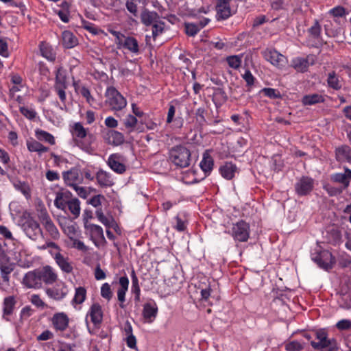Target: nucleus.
<instances>
[{
	"instance_id": "6ab92c4d",
	"label": "nucleus",
	"mask_w": 351,
	"mask_h": 351,
	"mask_svg": "<svg viewBox=\"0 0 351 351\" xmlns=\"http://www.w3.org/2000/svg\"><path fill=\"white\" fill-rule=\"evenodd\" d=\"M335 158L340 162L351 163V147L348 145H342L335 148Z\"/></svg>"
},
{
	"instance_id": "c85d7f7f",
	"label": "nucleus",
	"mask_w": 351,
	"mask_h": 351,
	"mask_svg": "<svg viewBox=\"0 0 351 351\" xmlns=\"http://www.w3.org/2000/svg\"><path fill=\"white\" fill-rule=\"evenodd\" d=\"M69 192L59 191L56 193L54 199V205L58 209L64 210L66 209L68 202L69 201Z\"/></svg>"
},
{
	"instance_id": "338daca9",
	"label": "nucleus",
	"mask_w": 351,
	"mask_h": 351,
	"mask_svg": "<svg viewBox=\"0 0 351 351\" xmlns=\"http://www.w3.org/2000/svg\"><path fill=\"white\" fill-rule=\"evenodd\" d=\"M54 337L53 333L49 330H45L37 336L36 339L38 341H47L53 339Z\"/></svg>"
},
{
	"instance_id": "f704fd0d",
	"label": "nucleus",
	"mask_w": 351,
	"mask_h": 351,
	"mask_svg": "<svg viewBox=\"0 0 351 351\" xmlns=\"http://www.w3.org/2000/svg\"><path fill=\"white\" fill-rule=\"evenodd\" d=\"M67 87L68 86H53L54 90L61 101V106H60V108L62 110L65 111L67 110V106L66 104V95L65 91Z\"/></svg>"
},
{
	"instance_id": "4d7b16f0",
	"label": "nucleus",
	"mask_w": 351,
	"mask_h": 351,
	"mask_svg": "<svg viewBox=\"0 0 351 351\" xmlns=\"http://www.w3.org/2000/svg\"><path fill=\"white\" fill-rule=\"evenodd\" d=\"M321 29L322 28L318 21L315 20L313 25L308 29V32L313 38L317 39L320 37Z\"/></svg>"
},
{
	"instance_id": "8fccbe9b",
	"label": "nucleus",
	"mask_w": 351,
	"mask_h": 351,
	"mask_svg": "<svg viewBox=\"0 0 351 351\" xmlns=\"http://www.w3.org/2000/svg\"><path fill=\"white\" fill-rule=\"evenodd\" d=\"M69 237L70 240L72 241L73 247L83 252H86L87 251H88V247L86 246L83 241L73 237L72 236H71L70 234H69Z\"/></svg>"
},
{
	"instance_id": "f257e3e1",
	"label": "nucleus",
	"mask_w": 351,
	"mask_h": 351,
	"mask_svg": "<svg viewBox=\"0 0 351 351\" xmlns=\"http://www.w3.org/2000/svg\"><path fill=\"white\" fill-rule=\"evenodd\" d=\"M311 259L319 267L329 270L332 269L335 263V257L328 250H323L319 245L312 250L311 254Z\"/></svg>"
},
{
	"instance_id": "20e7f679",
	"label": "nucleus",
	"mask_w": 351,
	"mask_h": 351,
	"mask_svg": "<svg viewBox=\"0 0 351 351\" xmlns=\"http://www.w3.org/2000/svg\"><path fill=\"white\" fill-rule=\"evenodd\" d=\"M106 104L112 111H119L127 106L126 99L113 86L107 88L105 92Z\"/></svg>"
},
{
	"instance_id": "2eb2a0df",
	"label": "nucleus",
	"mask_w": 351,
	"mask_h": 351,
	"mask_svg": "<svg viewBox=\"0 0 351 351\" xmlns=\"http://www.w3.org/2000/svg\"><path fill=\"white\" fill-rule=\"evenodd\" d=\"M16 302V298L14 295H9L4 298L2 303V318L3 319L7 322L11 321Z\"/></svg>"
},
{
	"instance_id": "a18cd8bd",
	"label": "nucleus",
	"mask_w": 351,
	"mask_h": 351,
	"mask_svg": "<svg viewBox=\"0 0 351 351\" xmlns=\"http://www.w3.org/2000/svg\"><path fill=\"white\" fill-rule=\"evenodd\" d=\"M176 224L173 228L178 232H183L186 229L187 220L185 217H182L180 214L175 217Z\"/></svg>"
},
{
	"instance_id": "473e14b6",
	"label": "nucleus",
	"mask_w": 351,
	"mask_h": 351,
	"mask_svg": "<svg viewBox=\"0 0 351 351\" xmlns=\"http://www.w3.org/2000/svg\"><path fill=\"white\" fill-rule=\"evenodd\" d=\"M164 285L168 287V289L166 292L167 295L173 293L181 288V282L175 276H172L169 279L165 280Z\"/></svg>"
},
{
	"instance_id": "49530a36",
	"label": "nucleus",
	"mask_w": 351,
	"mask_h": 351,
	"mask_svg": "<svg viewBox=\"0 0 351 351\" xmlns=\"http://www.w3.org/2000/svg\"><path fill=\"white\" fill-rule=\"evenodd\" d=\"M184 29L185 33L189 36H195L200 31L199 25L193 23H185Z\"/></svg>"
},
{
	"instance_id": "c756f323",
	"label": "nucleus",
	"mask_w": 351,
	"mask_h": 351,
	"mask_svg": "<svg viewBox=\"0 0 351 351\" xmlns=\"http://www.w3.org/2000/svg\"><path fill=\"white\" fill-rule=\"evenodd\" d=\"M96 217L106 228H114L116 225L115 221L111 215L106 216L101 208L95 212Z\"/></svg>"
},
{
	"instance_id": "aec40b11",
	"label": "nucleus",
	"mask_w": 351,
	"mask_h": 351,
	"mask_svg": "<svg viewBox=\"0 0 351 351\" xmlns=\"http://www.w3.org/2000/svg\"><path fill=\"white\" fill-rule=\"evenodd\" d=\"M87 317H90V321L94 325L101 324L103 320V311L101 305L98 303L93 304L88 311Z\"/></svg>"
},
{
	"instance_id": "39448f33",
	"label": "nucleus",
	"mask_w": 351,
	"mask_h": 351,
	"mask_svg": "<svg viewBox=\"0 0 351 351\" xmlns=\"http://www.w3.org/2000/svg\"><path fill=\"white\" fill-rule=\"evenodd\" d=\"M317 341H311V345L315 350L322 351H337V341L335 339L328 338V334L324 330H317L315 333Z\"/></svg>"
},
{
	"instance_id": "9b49d317",
	"label": "nucleus",
	"mask_w": 351,
	"mask_h": 351,
	"mask_svg": "<svg viewBox=\"0 0 351 351\" xmlns=\"http://www.w3.org/2000/svg\"><path fill=\"white\" fill-rule=\"evenodd\" d=\"M84 229L86 234L90 237V239L95 246L99 247L106 243L104 231L100 226L93 223H86Z\"/></svg>"
},
{
	"instance_id": "ddd939ff",
	"label": "nucleus",
	"mask_w": 351,
	"mask_h": 351,
	"mask_svg": "<svg viewBox=\"0 0 351 351\" xmlns=\"http://www.w3.org/2000/svg\"><path fill=\"white\" fill-rule=\"evenodd\" d=\"M314 188V180L308 176H302L295 184V191L299 196L308 195Z\"/></svg>"
},
{
	"instance_id": "4468645a",
	"label": "nucleus",
	"mask_w": 351,
	"mask_h": 351,
	"mask_svg": "<svg viewBox=\"0 0 351 351\" xmlns=\"http://www.w3.org/2000/svg\"><path fill=\"white\" fill-rule=\"evenodd\" d=\"M47 296L54 300H63L68 294V287L63 282L57 283L55 286L45 289Z\"/></svg>"
},
{
	"instance_id": "6e6d98bb",
	"label": "nucleus",
	"mask_w": 351,
	"mask_h": 351,
	"mask_svg": "<svg viewBox=\"0 0 351 351\" xmlns=\"http://www.w3.org/2000/svg\"><path fill=\"white\" fill-rule=\"evenodd\" d=\"M101 295L102 298L108 301H110L113 295L112 291L110 288V285L106 282L101 287Z\"/></svg>"
},
{
	"instance_id": "cd10ccee",
	"label": "nucleus",
	"mask_w": 351,
	"mask_h": 351,
	"mask_svg": "<svg viewBox=\"0 0 351 351\" xmlns=\"http://www.w3.org/2000/svg\"><path fill=\"white\" fill-rule=\"evenodd\" d=\"M121 48L128 49L134 54H137L139 51L138 43L137 40L131 36H126L121 45Z\"/></svg>"
},
{
	"instance_id": "9d476101",
	"label": "nucleus",
	"mask_w": 351,
	"mask_h": 351,
	"mask_svg": "<svg viewBox=\"0 0 351 351\" xmlns=\"http://www.w3.org/2000/svg\"><path fill=\"white\" fill-rule=\"evenodd\" d=\"M126 159L119 153L110 154L107 160L108 167L117 174H123L126 171Z\"/></svg>"
},
{
	"instance_id": "c03bdc74",
	"label": "nucleus",
	"mask_w": 351,
	"mask_h": 351,
	"mask_svg": "<svg viewBox=\"0 0 351 351\" xmlns=\"http://www.w3.org/2000/svg\"><path fill=\"white\" fill-rule=\"evenodd\" d=\"M166 27V24L164 19H160L158 16V13L155 10V38L159 34L162 33Z\"/></svg>"
},
{
	"instance_id": "5fc2aeb1",
	"label": "nucleus",
	"mask_w": 351,
	"mask_h": 351,
	"mask_svg": "<svg viewBox=\"0 0 351 351\" xmlns=\"http://www.w3.org/2000/svg\"><path fill=\"white\" fill-rule=\"evenodd\" d=\"M303 348V343L296 340L289 341L285 343V350L287 351H300Z\"/></svg>"
},
{
	"instance_id": "c9c22d12",
	"label": "nucleus",
	"mask_w": 351,
	"mask_h": 351,
	"mask_svg": "<svg viewBox=\"0 0 351 351\" xmlns=\"http://www.w3.org/2000/svg\"><path fill=\"white\" fill-rule=\"evenodd\" d=\"M54 86H68L66 82V71L62 67H58L56 71Z\"/></svg>"
},
{
	"instance_id": "bb28decb",
	"label": "nucleus",
	"mask_w": 351,
	"mask_h": 351,
	"mask_svg": "<svg viewBox=\"0 0 351 351\" xmlns=\"http://www.w3.org/2000/svg\"><path fill=\"white\" fill-rule=\"evenodd\" d=\"M62 40L63 46L66 49H71L75 47L78 40L75 36L70 31L65 30L62 34Z\"/></svg>"
},
{
	"instance_id": "79ce46f5",
	"label": "nucleus",
	"mask_w": 351,
	"mask_h": 351,
	"mask_svg": "<svg viewBox=\"0 0 351 351\" xmlns=\"http://www.w3.org/2000/svg\"><path fill=\"white\" fill-rule=\"evenodd\" d=\"M327 82L329 87L332 88L335 90H339L341 88V82L334 71L328 74Z\"/></svg>"
},
{
	"instance_id": "7ed1b4c3",
	"label": "nucleus",
	"mask_w": 351,
	"mask_h": 351,
	"mask_svg": "<svg viewBox=\"0 0 351 351\" xmlns=\"http://www.w3.org/2000/svg\"><path fill=\"white\" fill-rule=\"evenodd\" d=\"M18 225L21 228L25 235L33 241L43 236V231L38 222L33 217L23 216L20 219Z\"/></svg>"
},
{
	"instance_id": "e433bc0d",
	"label": "nucleus",
	"mask_w": 351,
	"mask_h": 351,
	"mask_svg": "<svg viewBox=\"0 0 351 351\" xmlns=\"http://www.w3.org/2000/svg\"><path fill=\"white\" fill-rule=\"evenodd\" d=\"M291 66L297 71L304 73L308 70V66L304 58L297 57L291 60Z\"/></svg>"
},
{
	"instance_id": "f03ea898",
	"label": "nucleus",
	"mask_w": 351,
	"mask_h": 351,
	"mask_svg": "<svg viewBox=\"0 0 351 351\" xmlns=\"http://www.w3.org/2000/svg\"><path fill=\"white\" fill-rule=\"evenodd\" d=\"M191 152L183 145H177L169 151V158L177 167L185 168L191 164Z\"/></svg>"
},
{
	"instance_id": "4be33fe9",
	"label": "nucleus",
	"mask_w": 351,
	"mask_h": 351,
	"mask_svg": "<svg viewBox=\"0 0 351 351\" xmlns=\"http://www.w3.org/2000/svg\"><path fill=\"white\" fill-rule=\"evenodd\" d=\"M104 140L110 145L118 146L124 142L122 133L116 130H108L104 135Z\"/></svg>"
},
{
	"instance_id": "7c9ffc66",
	"label": "nucleus",
	"mask_w": 351,
	"mask_h": 351,
	"mask_svg": "<svg viewBox=\"0 0 351 351\" xmlns=\"http://www.w3.org/2000/svg\"><path fill=\"white\" fill-rule=\"evenodd\" d=\"M26 145L28 151L30 152H36L38 154H42L49 151L47 147L44 146L39 141L34 139L27 141Z\"/></svg>"
},
{
	"instance_id": "e2e57ef3",
	"label": "nucleus",
	"mask_w": 351,
	"mask_h": 351,
	"mask_svg": "<svg viewBox=\"0 0 351 351\" xmlns=\"http://www.w3.org/2000/svg\"><path fill=\"white\" fill-rule=\"evenodd\" d=\"M131 291L136 294L137 299L139 298L140 288L138 286V278L134 273V271H132V287Z\"/></svg>"
},
{
	"instance_id": "a878e982",
	"label": "nucleus",
	"mask_w": 351,
	"mask_h": 351,
	"mask_svg": "<svg viewBox=\"0 0 351 351\" xmlns=\"http://www.w3.org/2000/svg\"><path fill=\"white\" fill-rule=\"evenodd\" d=\"M216 11V18L218 21L226 20L231 16V10L229 3H217Z\"/></svg>"
},
{
	"instance_id": "09e8293b",
	"label": "nucleus",
	"mask_w": 351,
	"mask_h": 351,
	"mask_svg": "<svg viewBox=\"0 0 351 351\" xmlns=\"http://www.w3.org/2000/svg\"><path fill=\"white\" fill-rule=\"evenodd\" d=\"M143 319L145 322H152L154 317V307L150 304L144 305L143 311Z\"/></svg>"
},
{
	"instance_id": "680f3d73",
	"label": "nucleus",
	"mask_w": 351,
	"mask_h": 351,
	"mask_svg": "<svg viewBox=\"0 0 351 351\" xmlns=\"http://www.w3.org/2000/svg\"><path fill=\"white\" fill-rule=\"evenodd\" d=\"M137 124V119L136 117L129 114L126 117L124 120V125L126 128L129 129L130 131H132L134 129Z\"/></svg>"
},
{
	"instance_id": "864d4df0",
	"label": "nucleus",
	"mask_w": 351,
	"mask_h": 351,
	"mask_svg": "<svg viewBox=\"0 0 351 351\" xmlns=\"http://www.w3.org/2000/svg\"><path fill=\"white\" fill-rule=\"evenodd\" d=\"M261 93L270 99H278L281 97L280 91L272 88H264L261 90Z\"/></svg>"
},
{
	"instance_id": "72a5a7b5",
	"label": "nucleus",
	"mask_w": 351,
	"mask_h": 351,
	"mask_svg": "<svg viewBox=\"0 0 351 351\" xmlns=\"http://www.w3.org/2000/svg\"><path fill=\"white\" fill-rule=\"evenodd\" d=\"M35 136L38 141H45L51 145L56 144L54 136L47 131L37 129L35 131Z\"/></svg>"
},
{
	"instance_id": "774afa93",
	"label": "nucleus",
	"mask_w": 351,
	"mask_h": 351,
	"mask_svg": "<svg viewBox=\"0 0 351 351\" xmlns=\"http://www.w3.org/2000/svg\"><path fill=\"white\" fill-rule=\"evenodd\" d=\"M336 327L341 330H347L351 328V321L341 319L336 324Z\"/></svg>"
},
{
	"instance_id": "37998d69",
	"label": "nucleus",
	"mask_w": 351,
	"mask_h": 351,
	"mask_svg": "<svg viewBox=\"0 0 351 351\" xmlns=\"http://www.w3.org/2000/svg\"><path fill=\"white\" fill-rule=\"evenodd\" d=\"M86 296V290L85 288L80 287L75 289V295L73 302L81 304H82Z\"/></svg>"
},
{
	"instance_id": "603ef678",
	"label": "nucleus",
	"mask_w": 351,
	"mask_h": 351,
	"mask_svg": "<svg viewBox=\"0 0 351 351\" xmlns=\"http://www.w3.org/2000/svg\"><path fill=\"white\" fill-rule=\"evenodd\" d=\"M227 95L223 88L219 87L214 88L213 99V101L218 100L219 101L225 102L227 101Z\"/></svg>"
},
{
	"instance_id": "052dcab7",
	"label": "nucleus",
	"mask_w": 351,
	"mask_h": 351,
	"mask_svg": "<svg viewBox=\"0 0 351 351\" xmlns=\"http://www.w3.org/2000/svg\"><path fill=\"white\" fill-rule=\"evenodd\" d=\"M328 236L330 237L328 239V242L330 243H332L334 245L338 243L341 240V233L337 230H332L331 231L328 232Z\"/></svg>"
},
{
	"instance_id": "393cba45",
	"label": "nucleus",
	"mask_w": 351,
	"mask_h": 351,
	"mask_svg": "<svg viewBox=\"0 0 351 351\" xmlns=\"http://www.w3.org/2000/svg\"><path fill=\"white\" fill-rule=\"evenodd\" d=\"M199 166L205 175H209L213 169L214 160L208 150L203 154L202 160Z\"/></svg>"
},
{
	"instance_id": "f8f14e48",
	"label": "nucleus",
	"mask_w": 351,
	"mask_h": 351,
	"mask_svg": "<svg viewBox=\"0 0 351 351\" xmlns=\"http://www.w3.org/2000/svg\"><path fill=\"white\" fill-rule=\"evenodd\" d=\"M51 326L56 331L64 332L69 325V317L64 312H58L50 318Z\"/></svg>"
},
{
	"instance_id": "a19ab883",
	"label": "nucleus",
	"mask_w": 351,
	"mask_h": 351,
	"mask_svg": "<svg viewBox=\"0 0 351 351\" xmlns=\"http://www.w3.org/2000/svg\"><path fill=\"white\" fill-rule=\"evenodd\" d=\"M78 173L76 171H68L63 173V178L66 183L70 186H75L77 180Z\"/></svg>"
},
{
	"instance_id": "ea45409f",
	"label": "nucleus",
	"mask_w": 351,
	"mask_h": 351,
	"mask_svg": "<svg viewBox=\"0 0 351 351\" xmlns=\"http://www.w3.org/2000/svg\"><path fill=\"white\" fill-rule=\"evenodd\" d=\"M141 21L146 26H152V34L154 36V14L152 12L145 10L141 14Z\"/></svg>"
},
{
	"instance_id": "de8ad7c7",
	"label": "nucleus",
	"mask_w": 351,
	"mask_h": 351,
	"mask_svg": "<svg viewBox=\"0 0 351 351\" xmlns=\"http://www.w3.org/2000/svg\"><path fill=\"white\" fill-rule=\"evenodd\" d=\"M323 188L330 197L339 195L345 190L344 189H342V187H341L340 186H334L330 184H326L324 186Z\"/></svg>"
},
{
	"instance_id": "bf43d9fd",
	"label": "nucleus",
	"mask_w": 351,
	"mask_h": 351,
	"mask_svg": "<svg viewBox=\"0 0 351 351\" xmlns=\"http://www.w3.org/2000/svg\"><path fill=\"white\" fill-rule=\"evenodd\" d=\"M226 61L229 66L234 69L239 68L241 64V59L238 56H228Z\"/></svg>"
},
{
	"instance_id": "13d9d810",
	"label": "nucleus",
	"mask_w": 351,
	"mask_h": 351,
	"mask_svg": "<svg viewBox=\"0 0 351 351\" xmlns=\"http://www.w3.org/2000/svg\"><path fill=\"white\" fill-rule=\"evenodd\" d=\"M79 94H80L86 99L88 104L90 106L93 105L95 99L91 95L90 91L87 87L82 86Z\"/></svg>"
},
{
	"instance_id": "423d86ee",
	"label": "nucleus",
	"mask_w": 351,
	"mask_h": 351,
	"mask_svg": "<svg viewBox=\"0 0 351 351\" xmlns=\"http://www.w3.org/2000/svg\"><path fill=\"white\" fill-rule=\"evenodd\" d=\"M70 132L73 139L80 148L86 151L89 149L90 143L87 144L83 141V139L86 138L88 134V131L80 122L75 123L71 125Z\"/></svg>"
},
{
	"instance_id": "1a4fd4ad",
	"label": "nucleus",
	"mask_w": 351,
	"mask_h": 351,
	"mask_svg": "<svg viewBox=\"0 0 351 351\" xmlns=\"http://www.w3.org/2000/svg\"><path fill=\"white\" fill-rule=\"evenodd\" d=\"M263 58L272 65L282 68L287 63V58L284 55L279 53L277 50L272 48H267L261 52Z\"/></svg>"
},
{
	"instance_id": "f3484780",
	"label": "nucleus",
	"mask_w": 351,
	"mask_h": 351,
	"mask_svg": "<svg viewBox=\"0 0 351 351\" xmlns=\"http://www.w3.org/2000/svg\"><path fill=\"white\" fill-rule=\"evenodd\" d=\"M21 283L27 289H36L42 287L41 280L36 270L26 273L23 278Z\"/></svg>"
},
{
	"instance_id": "a211bd4d",
	"label": "nucleus",
	"mask_w": 351,
	"mask_h": 351,
	"mask_svg": "<svg viewBox=\"0 0 351 351\" xmlns=\"http://www.w3.org/2000/svg\"><path fill=\"white\" fill-rule=\"evenodd\" d=\"M98 184L101 187H110L114 184V178L108 171L99 169L95 176Z\"/></svg>"
},
{
	"instance_id": "3c124183",
	"label": "nucleus",
	"mask_w": 351,
	"mask_h": 351,
	"mask_svg": "<svg viewBox=\"0 0 351 351\" xmlns=\"http://www.w3.org/2000/svg\"><path fill=\"white\" fill-rule=\"evenodd\" d=\"M19 111L24 117L29 120L34 119L37 114L36 110L32 108L20 106Z\"/></svg>"
},
{
	"instance_id": "2f4dec72",
	"label": "nucleus",
	"mask_w": 351,
	"mask_h": 351,
	"mask_svg": "<svg viewBox=\"0 0 351 351\" xmlns=\"http://www.w3.org/2000/svg\"><path fill=\"white\" fill-rule=\"evenodd\" d=\"M12 182L14 189L21 192L26 199L31 197V190L27 182L19 180H14Z\"/></svg>"
},
{
	"instance_id": "69168bd1",
	"label": "nucleus",
	"mask_w": 351,
	"mask_h": 351,
	"mask_svg": "<svg viewBox=\"0 0 351 351\" xmlns=\"http://www.w3.org/2000/svg\"><path fill=\"white\" fill-rule=\"evenodd\" d=\"M110 32L111 33V34L113 36H114L115 43L117 44L118 48L121 49V45L122 44V42L124 40V39L126 36L118 31L111 30Z\"/></svg>"
},
{
	"instance_id": "4c0bfd02",
	"label": "nucleus",
	"mask_w": 351,
	"mask_h": 351,
	"mask_svg": "<svg viewBox=\"0 0 351 351\" xmlns=\"http://www.w3.org/2000/svg\"><path fill=\"white\" fill-rule=\"evenodd\" d=\"M324 101L323 97L319 94L308 95L303 97L302 102L304 105H313Z\"/></svg>"
},
{
	"instance_id": "58836bf2",
	"label": "nucleus",
	"mask_w": 351,
	"mask_h": 351,
	"mask_svg": "<svg viewBox=\"0 0 351 351\" xmlns=\"http://www.w3.org/2000/svg\"><path fill=\"white\" fill-rule=\"evenodd\" d=\"M70 212L74 215L75 217H77L80 214V202L78 199L74 198L70 199L66 205Z\"/></svg>"
},
{
	"instance_id": "dca6fc26",
	"label": "nucleus",
	"mask_w": 351,
	"mask_h": 351,
	"mask_svg": "<svg viewBox=\"0 0 351 351\" xmlns=\"http://www.w3.org/2000/svg\"><path fill=\"white\" fill-rule=\"evenodd\" d=\"M330 180L334 183L340 184V186L345 190L348 189L351 182V169L344 167L343 172L332 173L330 176Z\"/></svg>"
},
{
	"instance_id": "0e129e2a",
	"label": "nucleus",
	"mask_w": 351,
	"mask_h": 351,
	"mask_svg": "<svg viewBox=\"0 0 351 351\" xmlns=\"http://www.w3.org/2000/svg\"><path fill=\"white\" fill-rule=\"evenodd\" d=\"M205 113H206L205 108H202V107L197 108L195 111V114L196 120L200 125H204L206 123V118L204 116Z\"/></svg>"
},
{
	"instance_id": "0eeeda50",
	"label": "nucleus",
	"mask_w": 351,
	"mask_h": 351,
	"mask_svg": "<svg viewBox=\"0 0 351 351\" xmlns=\"http://www.w3.org/2000/svg\"><path fill=\"white\" fill-rule=\"evenodd\" d=\"M38 217L49 237L54 240L58 239L60 238V232L51 220L47 210L45 208L40 209L38 211Z\"/></svg>"
},
{
	"instance_id": "5701e85b",
	"label": "nucleus",
	"mask_w": 351,
	"mask_h": 351,
	"mask_svg": "<svg viewBox=\"0 0 351 351\" xmlns=\"http://www.w3.org/2000/svg\"><path fill=\"white\" fill-rule=\"evenodd\" d=\"M41 284L44 282L46 284H52L57 279V275L53 268L50 266L44 267L42 270L38 271Z\"/></svg>"
},
{
	"instance_id": "412c9836",
	"label": "nucleus",
	"mask_w": 351,
	"mask_h": 351,
	"mask_svg": "<svg viewBox=\"0 0 351 351\" xmlns=\"http://www.w3.org/2000/svg\"><path fill=\"white\" fill-rule=\"evenodd\" d=\"M53 258L63 272L66 274L72 272L73 269V265L68 257L63 256L60 252H56L53 254Z\"/></svg>"
},
{
	"instance_id": "b1692460",
	"label": "nucleus",
	"mask_w": 351,
	"mask_h": 351,
	"mask_svg": "<svg viewBox=\"0 0 351 351\" xmlns=\"http://www.w3.org/2000/svg\"><path fill=\"white\" fill-rule=\"evenodd\" d=\"M219 171L223 178L230 180L234 177L235 173L237 171V167L232 162H226L219 167Z\"/></svg>"
},
{
	"instance_id": "6e6552de",
	"label": "nucleus",
	"mask_w": 351,
	"mask_h": 351,
	"mask_svg": "<svg viewBox=\"0 0 351 351\" xmlns=\"http://www.w3.org/2000/svg\"><path fill=\"white\" fill-rule=\"evenodd\" d=\"M234 240L238 242H246L250 237V225L243 220L233 224L230 232Z\"/></svg>"
}]
</instances>
